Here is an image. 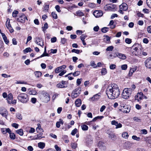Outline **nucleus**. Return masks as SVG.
Returning a JSON list of instances; mask_svg holds the SVG:
<instances>
[{"label": "nucleus", "mask_w": 151, "mask_h": 151, "mask_svg": "<svg viewBox=\"0 0 151 151\" xmlns=\"http://www.w3.org/2000/svg\"><path fill=\"white\" fill-rule=\"evenodd\" d=\"M106 93L108 98L111 99L118 98L120 94L118 86L114 83L109 85L106 88Z\"/></svg>", "instance_id": "f257e3e1"}, {"label": "nucleus", "mask_w": 151, "mask_h": 151, "mask_svg": "<svg viewBox=\"0 0 151 151\" xmlns=\"http://www.w3.org/2000/svg\"><path fill=\"white\" fill-rule=\"evenodd\" d=\"M139 47V44H135L133 45L132 48V52L133 55L139 56L142 55V50Z\"/></svg>", "instance_id": "f03ea898"}, {"label": "nucleus", "mask_w": 151, "mask_h": 151, "mask_svg": "<svg viewBox=\"0 0 151 151\" xmlns=\"http://www.w3.org/2000/svg\"><path fill=\"white\" fill-rule=\"evenodd\" d=\"M132 90L129 88H125L123 90L122 94V98L123 99H128L131 96Z\"/></svg>", "instance_id": "7ed1b4c3"}, {"label": "nucleus", "mask_w": 151, "mask_h": 151, "mask_svg": "<svg viewBox=\"0 0 151 151\" xmlns=\"http://www.w3.org/2000/svg\"><path fill=\"white\" fill-rule=\"evenodd\" d=\"M17 98L19 101L23 104H26L29 100L27 95L24 93H20L17 96Z\"/></svg>", "instance_id": "20e7f679"}, {"label": "nucleus", "mask_w": 151, "mask_h": 151, "mask_svg": "<svg viewBox=\"0 0 151 151\" xmlns=\"http://www.w3.org/2000/svg\"><path fill=\"white\" fill-rule=\"evenodd\" d=\"M38 127L36 128V130L37 133H40L39 134H37L36 136L38 137V139H40L42 138H44V137H42V136L43 135L42 132H43V130L41 128L40 124H37Z\"/></svg>", "instance_id": "39448f33"}, {"label": "nucleus", "mask_w": 151, "mask_h": 151, "mask_svg": "<svg viewBox=\"0 0 151 151\" xmlns=\"http://www.w3.org/2000/svg\"><path fill=\"white\" fill-rule=\"evenodd\" d=\"M119 12L123 14L124 12H122L123 11H126L128 9V6L125 3H122L121 5H120L119 6Z\"/></svg>", "instance_id": "423d86ee"}, {"label": "nucleus", "mask_w": 151, "mask_h": 151, "mask_svg": "<svg viewBox=\"0 0 151 151\" xmlns=\"http://www.w3.org/2000/svg\"><path fill=\"white\" fill-rule=\"evenodd\" d=\"M0 114H1L2 116L4 117L6 119L7 118V116L8 114V113L7 110L4 108L0 107Z\"/></svg>", "instance_id": "0eeeda50"}, {"label": "nucleus", "mask_w": 151, "mask_h": 151, "mask_svg": "<svg viewBox=\"0 0 151 151\" xmlns=\"http://www.w3.org/2000/svg\"><path fill=\"white\" fill-rule=\"evenodd\" d=\"M67 82L63 81L58 83L56 85V86L59 88H65L67 87Z\"/></svg>", "instance_id": "6e6552de"}, {"label": "nucleus", "mask_w": 151, "mask_h": 151, "mask_svg": "<svg viewBox=\"0 0 151 151\" xmlns=\"http://www.w3.org/2000/svg\"><path fill=\"white\" fill-rule=\"evenodd\" d=\"M143 94L141 92L138 93L137 95L134 96L135 100L137 101L138 102H140L143 99Z\"/></svg>", "instance_id": "1a4fd4ad"}, {"label": "nucleus", "mask_w": 151, "mask_h": 151, "mask_svg": "<svg viewBox=\"0 0 151 151\" xmlns=\"http://www.w3.org/2000/svg\"><path fill=\"white\" fill-rule=\"evenodd\" d=\"M35 42L38 45H40L41 47H43L44 45L43 40L40 37H36Z\"/></svg>", "instance_id": "9d476101"}, {"label": "nucleus", "mask_w": 151, "mask_h": 151, "mask_svg": "<svg viewBox=\"0 0 151 151\" xmlns=\"http://www.w3.org/2000/svg\"><path fill=\"white\" fill-rule=\"evenodd\" d=\"M115 7V6L113 4L107 5L104 7V9L105 10L113 11Z\"/></svg>", "instance_id": "9b49d317"}, {"label": "nucleus", "mask_w": 151, "mask_h": 151, "mask_svg": "<svg viewBox=\"0 0 151 151\" xmlns=\"http://www.w3.org/2000/svg\"><path fill=\"white\" fill-rule=\"evenodd\" d=\"M145 65L147 68H151V57L147 58L145 61Z\"/></svg>", "instance_id": "f8f14e48"}, {"label": "nucleus", "mask_w": 151, "mask_h": 151, "mask_svg": "<svg viewBox=\"0 0 151 151\" xmlns=\"http://www.w3.org/2000/svg\"><path fill=\"white\" fill-rule=\"evenodd\" d=\"M93 14L95 17L99 18L103 15V12L101 10H96L93 12Z\"/></svg>", "instance_id": "ddd939ff"}, {"label": "nucleus", "mask_w": 151, "mask_h": 151, "mask_svg": "<svg viewBox=\"0 0 151 151\" xmlns=\"http://www.w3.org/2000/svg\"><path fill=\"white\" fill-rule=\"evenodd\" d=\"M66 67V66L65 65L58 67L55 69V72L56 73H58L62 70H64V69Z\"/></svg>", "instance_id": "4468645a"}, {"label": "nucleus", "mask_w": 151, "mask_h": 151, "mask_svg": "<svg viewBox=\"0 0 151 151\" xmlns=\"http://www.w3.org/2000/svg\"><path fill=\"white\" fill-rule=\"evenodd\" d=\"M111 124L112 125H115L116 126L115 128L117 129L119 128H121L122 127V125L120 123H118V122L116 120H113L111 122Z\"/></svg>", "instance_id": "2eb2a0df"}, {"label": "nucleus", "mask_w": 151, "mask_h": 151, "mask_svg": "<svg viewBox=\"0 0 151 151\" xmlns=\"http://www.w3.org/2000/svg\"><path fill=\"white\" fill-rule=\"evenodd\" d=\"M26 19L27 20V18L25 17V15L22 14L21 16L17 19V20L18 21L23 23L25 22Z\"/></svg>", "instance_id": "dca6fc26"}, {"label": "nucleus", "mask_w": 151, "mask_h": 151, "mask_svg": "<svg viewBox=\"0 0 151 151\" xmlns=\"http://www.w3.org/2000/svg\"><path fill=\"white\" fill-rule=\"evenodd\" d=\"M13 99V97L12 95V93H9L7 96L6 98V100L7 101V102L9 104H12V101Z\"/></svg>", "instance_id": "f3484780"}, {"label": "nucleus", "mask_w": 151, "mask_h": 151, "mask_svg": "<svg viewBox=\"0 0 151 151\" xmlns=\"http://www.w3.org/2000/svg\"><path fill=\"white\" fill-rule=\"evenodd\" d=\"M101 96L100 93H98L94 95L93 97L90 99L93 101H96L100 98V96Z\"/></svg>", "instance_id": "a211bd4d"}, {"label": "nucleus", "mask_w": 151, "mask_h": 151, "mask_svg": "<svg viewBox=\"0 0 151 151\" xmlns=\"http://www.w3.org/2000/svg\"><path fill=\"white\" fill-rule=\"evenodd\" d=\"M1 131L4 134H6L7 133H10L11 130L9 128H2L1 129Z\"/></svg>", "instance_id": "6ab92c4d"}, {"label": "nucleus", "mask_w": 151, "mask_h": 151, "mask_svg": "<svg viewBox=\"0 0 151 151\" xmlns=\"http://www.w3.org/2000/svg\"><path fill=\"white\" fill-rule=\"evenodd\" d=\"M116 56L122 60H125L126 58V56L125 55L119 53H117Z\"/></svg>", "instance_id": "aec40b11"}, {"label": "nucleus", "mask_w": 151, "mask_h": 151, "mask_svg": "<svg viewBox=\"0 0 151 151\" xmlns=\"http://www.w3.org/2000/svg\"><path fill=\"white\" fill-rule=\"evenodd\" d=\"M104 42L107 43H109L110 42L111 38L108 35H104Z\"/></svg>", "instance_id": "412c9836"}, {"label": "nucleus", "mask_w": 151, "mask_h": 151, "mask_svg": "<svg viewBox=\"0 0 151 151\" xmlns=\"http://www.w3.org/2000/svg\"><path fill=\"white\" fill-rule=\"evenodd\" d=\"M80 94H79V92H78L77 93H76V91H73L71 94V97L72 98H76Z\"/></svg>", "instance_id": "4be33fe9"}, {"label": "nucleus", "mask_w": 151, "mask_h": 151, "mask_svg": "<svg viewBox=\"0 0 151 151\" xmlns=\"http://www.w3.org/2000/svg\"><path fill=\"white\" fill-rule=\"evenodd\" d=\"M75 104L77 107H79L81 104V100L80 99H77L75 101Z\"/></svg>", "instance_id": "5701e85b"}, {"label": "nucleus", "mask_w": 151, "mask_h": 151, "mask_svg": "<svg viewBox=\"0 0 151 151\" xmlns=\"http://www.w3.org/2000/svg\"><path fill=\"white\" fill-rule=\"evenodd\" d=\"M63 124V122L62 119H60L57 122L56 124V127L59 128L60 127V124Z\"/></svg>", "instance_id": "b1692460"}, {"label": "nucleus", "mask_w": 151, "mask_h": 151, "mask_svg": "<svg viewBox=\"0 0 151 151\" xmlns=\"http://www.w3.org/2000/svg\"><path fill=\"white\" fill-rule=\"evenodd\" d=\"M38 147L40 149H43L45 146V144L44 142H40L38 143Z\"/></svg>", "instance_id": "393cba45"}, {"label": "nucleus", "mask_w": 151, "mask_h": 151, "mask_svg": "<svg viewBox=\"0 0 151 151\" xmlns=\"http://www.w3.org/2000/svg\"><path fill=\"white\" fill-rule=\"evenodd\" d=\"M109 137L112 139V140H114L116 139V136L113 133H110L109 134Z\"/></svg>", "instance_id": "a878e982"}, {"label": "nucleus", "mask_w": 151, "mask_h": 151, "mask_svg": "<svg viewBox=\"0 0 151 151\" xmlns=\"http://www.w3.org/2000/svg\"><path fill=\"white\" fill-rule=\"evenodd\" d=\"M123 110L124 112L127 113L129 112L130 110V109L127 107V106H123Z\"/></svg>", "instance_id": "bb28decb"}, {"label": "nucleus", "mask_w": 151, "mask_h": 151, "mask_svg": "<svg viewBox=\"0 0 151 151\" xmlns=\"http://www.w3.org/2000/svg\"><path fill=\"white\" fill-rule=\"evenodd\" d=\"M114 24V21L113 20L110 21L109 25L110 26V28L111 29H113L115 27V26L113 24Z\"/></svg>", "instance_id": "cd10ccee"}, {"label": "nucleus", "mask_w": 151, "mask_h": 151, "mask_svg": "<svg viewBox=\"0 0 151 151\" xmlns=\"http://www.w3.org/2000/svg\"><path fill=\"white\" fill-rule=\"evenodd\" d=\"M9 136L11 139H15L16 137L14 133H12L11 130V132L9 133Z\"/></svg>", "instance_id": "c85d7f7f"}, {"label": "nucleus", "mask_w": 151, "mask_h": 151, "mask_svg": "<svg viewBox=\"0 0 151 151\" xmlns=\"http://www.w3.org/2000/svg\"><path fill=\"white\" fill-rule=\"evenodd\" d=\"M109 28L107 27H104L102 28L101 29V32L104 33H106L109 30Z\"/></svg>", "instance_id": "c756f323"}, {"label": "nucleus", "mask_w": 151, "mask_h": 151, "mask_svg": "<svg viewBox=\"0 0 151 151\" xmlns=\"http://www.w3.org/2000/svg\"><path fill=\"white\" fill-rule=\"evenodd\" d=\"M129 135L127 132H123L122 134V137L124 138L127 139L129 137Z\"/></svg>", "instance_id": "7c9ffc66"}, {"label": "nucleus", "mask_w": 151, "mask_h": 151, "mask_svg": "<svg viewBox=\"0 0 151 151\" xmlns=\"http://www.w3.org/2000/svg\"><path fill=\"white\" fill-rule=\"evenodd\" d=\"M16 132L20 136H22L23 135V131L22 129H20L16 131Z\"/></svg>", "instance_id": "2f4dec72"}, {"label": "nucleus", "mask_w": 151, "mask_h": 151, "mask_svg": "<svg viewBox=\"0 0 151 151\" xmlns=\"http://www.w3.org/2000/svg\"><path fill=\"white\" fill-rule=\"evenodd\" d=\"M28 93L30 95H36L37 94V92L35 90H32L29 91Z\"/></svg>", "instance_id": "473e14b6"}, {"label": "nucleus", "mask_w": 151, "mask_h": 151, "mask_svg": "<svg viewBox=\"0 0 151 151\" xmlns=\"http://www.w3.org/2000/svg\"><path fill=\"white\" fill-rule=\"evenodd\" d=\"M104 118L103 116H98L94 118L92 120L93 122H95L98 119H101Z\"/></svg>", "instance_id": "72a5a7b5"}, {"label": "nucleus", "mask_w": 151, "mask_h": 151, "mask_svg": "<svg viewBox=\"0 0 151 151\" xmlns=\"http://www.w3.org/2000/svg\"><path fill=\"white\" fill-rule=\"evenodd\" d=\"M35 75L36 77L38 78L41 76L42 73L40 71H37L35 72Z\"/></svg>", "instance_id": "f704fd0d"}, {"label": "nucleus", "mask_w": 151, "mask_h": 151, "mask_svg": "<svg viewBox=\"0 0 151 151\" xmlns=\"http://www.w3.org/2000/svg\"><path fill=\"white\" fill-rule=\"evenodd\" d=\"M101 73L102 75H105L107 73L106 69L105 68H103L101 69Z\"/></svg>", "instance_id": "c9c22d12"}, {"label": "nucleus", "mask_w": 151, "mask_h": 151, "mask_svg": "<svg viewBox=\"0 0 151 151\" xmlns=\"http://www.w3.org/2000/svg\"><path fill=\"white\" fill-rule=\"evenodd\" d=\"M44 11L48 12L49 9V5L45 4L44 6Z\"/></svg>", "instance_id": "e433bc0d"}, {"label": "nucleus", "mask_w": 151, "mask_h": 151, "mask_svg": "<svg viewBox=\"0 0 151 151\" xmlns=\"http://www.w3.org/2000/svg\"><path fill=\"white\" fill-rule=\"evenodd\" d=\"M82 129L83 130H87L88 129V127L86 125H83L81 126Z\"/></svg>", "instance_id": "4c0bfd02"}, {"label": "nucleus", "mask_w": 151, "mask_h": 151, "mask_svg": "<svg viewBox=\"0 0 151 151\" xmlns=\"http://www.w3.org/2000/svg\"><path fill=\"white\" fill-rule=\"evenodd\" d=\"M76 14L78 16L81 17L84 15V14L81 11H79L76 12Z\"/></svg>", "instance_id": "58836bf2"}, {"label": "nucleus", "mask_w": 151, "mask_h": 151, "mask_svg": "<svg viewBox=\"0 0 151 151\" xmlns=\"http://www.w3.org/2000/svg\"><path fill=\"white\" fill-rule=\"evenodd\" d=\"M6 25L7 28L11 26L10 24V20L9 18H7L6 19Z\"/></svg>", "instance_id": "ea45409f"}, {"label": "nucleus", "mask_w": 151, "mask_h": 151, "mask_svg": "<svg viewBox=\"0 0 151 151\" xmlns=\"http://www.w3.org/2000/svg\"><path fill=\"white\" fill-rule=\"evenodd\" d=\"M16 117L19 119L21 120L22 119V115L20 113H17L16 114Z\"/></svg>", "instance_id": "a19ab883"}, {"label": "nucleus", "mask_w": 151, "mask_h": 151, "mask_svg": "<svg viewBox=\"0 0 151 151\" xmlns=\"http://www.w3.org/2000/svg\"><path fill=\"white\" fill-rule=\"evenodd\" d=\"M132 138L133 139L137 141H139L140 139V137H137L136 135H133L132 137Z\"/></svg>", "instance_id": "79ce46f5"}, {"label": "nucleus", "mask_w": 151, "mask_h": 151, "mask_svg": "<svg viewBox=\"0 0 151 151\" xmlns=\"http://www.w3.org/2000/svg\"><path fill=\"white\" fill-rule=\"evenodd\" d=\"M114 47L112 46H111L108 47L106 49V51H111L114 49Z\"/></svg>", "instance_id": "37998d69"}, {"label": "nucleus", "mask_w": 151, "mask_h": 151, "mask_svg": "<svg viewBox=\"0 0 151 151\" xmlns=\"http://www.w3.org/2000/svg\"><path fill=\"white\" fill-rule=\"evenodd\" d=\"M146 3L148 6L151 8V0H146Z\"/></svg>", "instance_id": "c03bdc74"}, {"label": "nucleus", "mask_w": 151, "mask_h": 151, "mask_svg": "<svg viewBox=\"0 0 151 151\" xmlns=\"http://www.w3.org/2000/svg\"><path fill=\"white\" fill-rule=\"evenodd\" d=\"M18 14V12L17 11L15 10L12 13V16L13 17H16L17 16V14Z\"/></svg>", "instance_id": "a18cd8bd"}, {"label": "nucleus", "mask_w": 151, "mask_h": 151, "mask_svg": "<svg viewBox=\"0 0 151 151\" xmlns=\"http://www.w3.org/2000/svg\"><path fill=\"white\" fill-rule=\"evenodd\" d=\"M42 28L43 31L46 30V29H47L48 28L47 24V23H45L44 24V26Z\"/></svg>", "instance_id": "49530a36"}, {"label": "nucleus", "mask_w": 151, "mask_h": 151, "mask_svg": "<svg viewBox=\"0 0 151 151\" xmlns=\"http://www.w3.org/2000/svg\"><path fill=\"white\" fill-rule=\"evenodd\" d=\"M71 52L78 54L80 52V50L78 49H73L72 50Z\"/></svg>", "instance_id": "de8ad7c7"}, {"label": "nucleus", "mask_w": 151, "mask_h": 151, "mask_svg": "<svg viewBox=\"0 0 151 151\" xmlns=\"http://www.w3.org/2000/svg\"><path fill=\"white\" fill-rule=\"evenodd\" d=\"M49 56L48 54V53H46V52H45V51H44V52L42 55L40 57H38L37 58H36V59H38L40 58H42V57H44V56Z\"/></svg>", "instance_id": "09e8293b"}, {"label": "nucleus", "mask_w": 151, "mask_h": 151, "mask_svg": "<svg viewBox=\"0 0 151 151\" xmlns=\"http://www.w3.org/2000/svg\"><path fill=\"white\" fill-rule=\"evenodd\" d=\"M71 146L73 148L76 149L77 146V144L76 143H72L71 144Z\"/></svg>", "instance_id": "8fccbe9b"}, {"label": "nucleus", "mask_w": 151, "mask_h": 151, "mask_svg": "<svg viewBox=\"0 0 151 151\" xmlns=\"http://www.w3.org/2000/svg\"><path fill=\"white\" fill-rule=\"evenodd\" d=\"M52 15L53 17L55 19H57L58 18L57 15L55 13V12H52L51 14Z\"/></svg>", "instance_id": "3c124183"}, {"label": "nucleus", "mask_w": 151, "mask_h": 151, "mask_svg": "<svg viewBox=\"0 0 151 151\" xmlns=\"http://www.w3.org/2000/svg\"><path fill=\"white\" fill-rule=\"evenodd\" d=\"M125 42L127 43L130 44L132 42V40L131 39L127 38L125 39Z\"/></svg>", "instance_id": "603ef678"}, {"label": "nucleus", "mask_w": 151, "mask_h": 151, "mask_svg": "<svg viewBox=\"0 0 151 151\" xmlns=\"http://www.w3.org/2000/svg\"><path fill=\"white\" fill-rule=\"evenodd\" d=\"M66 41L67 40L64 38H61V42L63 44L65 43Z\"/></svg>", "instance_id": "864d4df0"}, {"label": "nucleus", "mask_w": 151, "mask_h": 151, "mask_svg": "<svg viewBox=\"0 0 151 151\" xmlns=\"http://www.w3.org/2000/svg\"><path fill=\"white\" fill-rule=\"evenodd\" d=\"M90 65L91 66L93 67L94 68H96V64L95 63V62L94 61H91L90 62Z\"/></svg>", "instance_id": "5fc2aeb1"}, {"label": "nucleus", "mask_w": 151, "mask_h": 151, "mask_svg": "<svg viewBox=\"0 0 151 151\" xmlns=\"http://www.w3.org/2000/svg\"><path fill=\"white\" fill-rule=\"evenodd\" d=\"M55 9L58 12H61V10L60 9V7L59 5H57L56 6H55Z\"/></svg>", "instance_id": "6e6d98bb"}, {"label": "nucleus", "mask_w": 151, "mask_h": 151, "mask_svg": "<svg viewBox=\"0 0 151 151\" xmlns=\"http://www.w3.org/2000/svg\"><path fill=\"white\" fill-rule=\"evenodd\" d=\"M81 88L80 87H78L76 88L75 90L73 91H76V93H77L78 92H79V94L81 93Z\"/></svg>", "instance_id": "4d7b16f0"}, {"label": "nucleus", "mask_w": 151, "mask_h": 151, "mask_svg": "<svg viewBox=\"0 0 151 151\" xmlns=\"http://www.w3.org/2000/svg\"><path fill=\"white\" fill-rule=\"evenodd\" d=\"M77 132V129L76 128H75L71 132V134L72 135H74Z\"/></svg>", "instance_id": "13d9d810"}, {"label": "nucleus", "mask_w": 151, "mask_h": 151, "mask_svg": "<svg viewBox=\"0 0 151 151\" xmlns=\"http://www.w3.org/2000/svg\"><path fill=\"white\" fill-rule=\"evenodd\" d=\"M127 67V64H124L121 66V68L122 70H126Z\"/></svg>", "instance_id": "bf43d9fd"}, {"label": "nucleus", "mask_w": 151, "mask_h": 151, "mask_svg": "<svg viewBox=\"0 0 151 151\" xmlns=\"http://www.w3.org/2000/svg\"><path fill=\"white\" fill-rule=\"evenodd\" d=\"M80 72L79 71H76L73 73V76H78L80 74Z\"/></svg>", "instance_id": "052dcab7"}, {"label": "nucleus", "mask_w": 151, "mask_h": 151, "mask_svg": "<svg viewBox=\"0 0 151 151\" xmlns=\"http://www.w3.org/2000/svg\"><path fill=\"white\" fill-rule=\"evenodd\" d=\"M66 72V71L65 70H62L61 72L59 74V76H62L64 75Z\"/></svg>", "instance_id": "680f3d73"}, {"label": "nucleus", "mask_w": 151, "mask_h": 151, "mask_svg": "<svg viewBox=\"0 0 151 151\" xmlns=\"http://www.w3.org/2000/svg\"><path fill=\"white\" fill-rule=\"evenodd\" d=\"M110 68L111 69L114 70L116 68V65L114 64H112L110 65Z\"/></svg>", "instance_id": "e2e57ef3"}, {"label": "nucleus", "mask_w": 151, "mask_h": 151, "mask_svg": "<svg viewBox=\"0 0 151 151\" xmlns=\"http://www.w3.org/2000/svg\"><path fill=\"white\" fill-rule=\"evenodd\" d=\"M31 49L30 47L27 48L24 50V51L25 53H27L28 52H30L31 51Z\"/></svg>", "instance_id": "0e129e2a"}, {"label": "nucleus", "mask_w": 151, "mask_h": 151, "mask_svg": "<svg viewBox=\"0 0 151 151\" xmlns=\"http://www.w3.org/2000/svg\"><path fill=\"white\" fill-rule=\"evenodd\" d=\"M141 133L142 134H146L147 133V131L145 129H143L141 130Z\"/></svg>", "instance_id": "69168bd1"}, {"label": "nucleus", "mask_w": 151, "mask_h": 151, "mask_svg": "<svg viewBox=\"0 0 151 151\" xmlns=\"http://www.w3.org/2000/svg\"><path fill=\"white\" fill-rule=\"evenodd\" d=\"M7 28L9 30L10 32L11 33L13 32L14 31L13 29L12 28L11 26L7 27Z\"/></svg>", "instance_id": "338daca9"}, {"label": "nucleus", "mask_w": 151, "mask_h": 151, "mask_svg": "<svg viewBox=\"0 0 151 151\" xmlns=\"http://www.w3.org/2000/svg\"><path fill=\"white\" fill-rule=\"evenodd\" d=\"M57 40V38L55 37H54L51 38V41L52 43L55 42H56Z\"/></svg>", "instance_id": "774afa93"}]
</instances>
